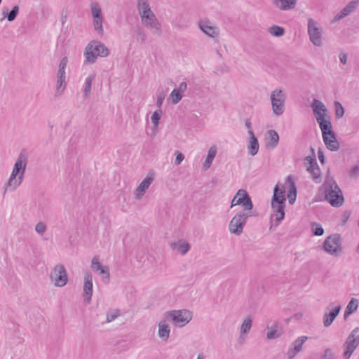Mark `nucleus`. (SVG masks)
<instances>
[{
  "label": "nucleus",
  "mask_w": 359,
  "mask_h": 359,
  "mask_svg": "<svg viewBox=\"0 0 359 359\" xmlns=\"http://www.w3.org/2000/svg\"><path fill=\"white\" fill-rule=\"evenodd\" d=\"M269 33L275 36H281L285 33V29L283 27L277 26V25H273L269 28Z\"/></svg>",
  "instance_id": "37"
},
{
  "label": "nucleus",
  "mask_w": 359,
  "mask_h": 359,
  "mask_svg": "<svg viewBox=\"0 0 359 359\" xmlns=\"http://www.w3.org/2000/svg\"><path fill=\"white\" fill-rule=\"evenodd\" d=\"M95 78V75L91 74L86 79L83 89V95L85 97H88L90 96L91 92L92 83Z\"/></svg>",
  "instance_id": "36"
},
{
  "label": "nucleus",
  "mask_w": 359,
  "mask_h": 359,
  "mask_svg": "<svg viewBox=\"0 0 359 359\" xmlns=\"http://www.w3.org/2000/svg\"><path fill=\"white\" fill-rule=\"evenodd\" d=\"M238 196H237V194L234 196L233 198L231 201V208H233V206L238 205V203H237Z\"/></svg>",
  "instance_id": "59"
},
{
  "label": "nucleus",
  "mask_w": 359,
  "mask_h": 359,
  "mask_svg": "<svg viewBox=\"0 0 359 359\" xmlns=\"http://www.w3.org/2000/svg\"><path fill=\"white\" fill-rule=\"evenodd\" d=\"M359 346V327H355L352 330L351 334L347 337L344 342L343 347L344 352L343 357L344 359H349L354 351Z\"/></svg>",
  "instance_id": "6"
},
{
  "label": "nucleus",
  "mask_w": 359,
  "mask_h": 359,
  "mask_svg": "<svg viewBox=\"0 0 359 359\" xmlns=\"http://www.w3.org/2000/svg\"><path fill=\"white\" fill-rule=\"evenodd\" d=\"M154 180V173L149 172L135 191V198L140 200Z\"/></svg>",
  "instance_id": "16"
},
{
  "label": "nucleus",
  "mask_w": 359,
  "mask_h": 359,
  "mask_svg": "<svg viewBox=\"0 0 359 359\" xmlns=\"http://www.w3.org/2000/svg\"><path fill=\"white\" fill-rule=\"evenodd\" d=\"M266 146L269 148H275L279 142L278 134L274 130H269L266 137Z\"/></svg>",
  "instance_id": "28"
},
{
  "label": "nucleus",
  "mask_w": 359,
  "mask_h": 359,
  "mask_svg": "<svg viewBox=\"0 0 359 359\" xmlns=\"http://www.w3.org/2000/svg\"><path fill=\"white\" fill-rule=\"evenodd\" d=\"M318 156L319 161H320V163L322 164H323L325 163V157L323 155V152L320 149L318 151Z\"/></svg>",
  "instance_id": "56"
},
{
  "label": "nucleus",
  "mask_w": 359,
  "mask_h": 359,
  "mask_svg": "<svg viewBox=\"0 0 359 359\" xmlns=\"http://www.w3.org/2000/svg\"><path fill=\"white\" fill-rule=\"evenodd\" d=\"M19 13L18 6H15L13 9L7 14L6 18L9 22L13 21Z\"/></svg>",
  "instance_id": "43"
},
{
  "label": "nucleus",
  "mask_w": 359,
  "mask_h": 359,
  "mask_svg": "<svg viewBox=\"0 0 359 359\" xmlns=\"http://www.w3.org/2000/svg\"><path fill=\"white\" fill-rule=\"evenodd\" d=\"M238 201H236L238 205H241L243 207L245 212H251L253 208V204L251 198L244 189H239L237 192Z\"/></svg>",
  "instance_id": "17"
},
{
  "label": "nucleus",
  "mask_w": 359,
  "mask_h": 359,
  "mask_svg": "<svg viewBox=\"0 0 359 359\" xmlns=\"http://www.w3.org/2000/svg\"><path fill=\"white\" fill-rule=\"evenodd\" d=\"M248 134L250 136L248 144V151L251 156H255L259 151V142L252 130H248Z\"/></svg>",
  "instance_id": "26"
},
{
  "label": "nucleus",
  "mask_w": 359,
  "mask_h": 359,
  "mask_svg": "<svg viewBox=\"0 0 359 359\" xmlns=\"http://www.w3.org/2000/svg\"><path fill=\"white\" fill-rule=\"evenodd\" d=\"M305 163L306 165V167L308 165H314L317 164L315 154H313V155L312 156H306L305 158Z\"/></svg>",
  "instance_id": "49"
},
{
  "label": "nucleus",
  "mask_w": 359,
  "mask_h": 359,
  "mask_svg": "<svg viewBox=\"0 0 359 359\" xmlns=\"http://www.w3.org/2000/svg\"><path fill=\"white\" fill-rule=\"evenodd\" d=\"M323 141L326 147L330 151H337L339 148V144L336 139L335 135L333 132L329 133V135L325 134L323 136Z\"/></svg>",
  "instance_id": "22"
},
{
  "label": "nucleus",
  "mask_w": 359,
  "mask_h": 359,
  "mask_svg": "<svg viewBox=\"0 0 359 359\" xmlns=\"http://www.w3.org/2000/svg\"><path fill=\"white\" fill-rule=\"evenodd\" d=\"M251 216V212H238L229 222V229L230 232L237 236L241 235L243 233L248 218Z\"/></svg>",
  "instance_id": "4"
},
{
  "label": "nucleus",
  "mask_w": 359,
  "mask_h": 359,
  "mask_svg": "<svg viewBox=\"0 0 359 359\" xmlns=\"http://www.w3.org/2000/svg\"><path fill=\"white\" fill-rule=\"evenodd\" d=\"M187 88V84L186 82H182L180 86H179V88L178 89H177V90H180V93H184L186 89Z\"/></svg>",
  "instance_id": "55"
},
{
  "label": "nucleus",
  "mask_w": 359,
  "mask_h": 359,
  "mask_svg": "<svg viewBox=\"0 0 359 359\" xmlns=\"http://www.w3.org/2000/svg\"><path fill=\"white\" fill-rule=\"evenodd\" d=\"M136 32H137V34L138 35V36L140 37L141 41L143 43L146 40V35L144 32V31L139 28L136 30Z\"/></svg>",
  "instance_id": "52"
},
{
  "label": "nucleus",
  "mask_w": 359,
  "mask_h": 359,
  "mask_svg": "<svg viewBox=\"0 0 359 359\" xmlns=\"http://www.w3.org/2000/svg\"><path fill=\"white\" fill-rule=\"evenodd\" d=\"M285 188L283 185L276 184L273 190V196L271 201V208L273 209V217L277 224H279L285 217Z\"/></svg>",
  "instance_id": "1"
},
{
  "label": "nucleus",
  "mask_w": 359,
  "mask_h": 359,
  "mask_svg": "<svg viewBox=\"0 0 359 359\" xmlns=\"http://www.w3.org/2000/svg\"><path fill=\"white\" fill-rule=\"evenodd\" d=\"M339 60H340V62L343 65H345L346 63V61H347V56H346V55L344 54V53H341L339 55Z\"/></svg>",
  "instance_id": "57"
},
{
  "label": "nucleus",
  "mask_w": 359,
  "mask_h": 359,
  "mask_svg": "<svg viewBox=\"0 0 359 359\" xmlns=\"http://www.w3.org/2000/svg\"><path fill=\"white\" fill-rule=\"evenodd\" d=\"M184 158V156L182 153H178L177 156H176V158H175V163L177 165H180L182 162Z\"/></svg>",
  "instance_id": "54"
},
{
  "label": "nucleus",
  "mask_w": 359,
  "mask_h": 359,
  "mask_svg": "<svg viewBox=\"0 0 359 359\" xmlns=\"http://www.w3.org/2000/svg\"><path fill=\"white\" fill-rule=\"evenodd\" d=\"M280 333L278 332L276 330H270L267 332V338L269 339H273L280 337Z\"/></svg>",
  "instance_id": "50"
},
{
  "label": "nucleus",
  "mask_w": 359,
  "mask_h": 359,
  "mask_svg": "<svg viewBox=\"0 0 359 359\" xmlns=\"http://www.w3.org/2000/svg\"><path fill=\"white\" fill-rule=\"evenodd\" d=\"M93 294V276L90 271H86L83 278V297L87 304H90Z\"/></svg>",
  "instance_id": "14"
},
{
  "label": "nucleus",
  "mask_w": 359,
  "mask_h": 359,
  "mask_svg": "<svg viewBox=\"0 0 359 359\" xmlns=\"http://www.w3.org/2000/svg\"><path fill=\"white\" fill-rule=\"evenodd\" d=\"M170 246L172 250H177L182 255L187 254L191 248L189 243L182 239L170 243Z\"/></svg>",
  "instance_id": "24"
},
{
  "label": "nucleus",
  "mask_w": 359,
  "mask_h": 359,
  "mask_svg": "<svg viewBox=\"0 0 359 359\" xmlns=\"http://www.w3.org/2000/svg\"><path fill=\"white\" fill-rule=\"evenodd\" d=\"M252 327V319L250 317L246 318L241 327V333L246 334L250 332Z\"/></svg>",
  "instance_id": "38"
},
{
  "label": "nucleus",
  "mask_w": 359,
  "mask_h": 359,
  "mask_svg": "<svg viewBox=\"0 0 359 359\" xmlns=\"http://www.w3.org/2000/svg\"><path fill=\"white\" fill-rule=\"evenodd\" d=\"M358 306V299H356L355 298H352L346 308L344 318H346L348 315L355 312L357 310Z\"/></svg>",
  "instance_id": "35"
},
{
  "label": "nucleus",
  "mask_w": 359,
  "mask_h": 359,
  "mask_svg": "<svg viewBox=\"0 0 359 359\" xmlns=\"http://www.w3.org/2000/svg\"><path fill=\"white\" fill-rule=\"evenodd\" d=\"M311 107L316 118H319V116H321V118L325 117L327 109L321 101L314 99L311 104Z\"/></svg>",
  "instance_id": "25"
},
{
  "label": "nucleus",
  "mask_w": 359,
  "mask_h": 359,
  "mask_svg": "<svg viewBox=\"0 0 359 359\" xmlns=\"http://www.w3.org/2000/svg\"><path fill=\"white\" fill-rule=\"evenodd\" d=\"M99 275L102 276V280L105 283H108L110 278V273L109 268L106 266H103L98 272Z\"/></svg>",
  "instance_id": "42"
},
{
  "label": "nucleus",
  "mask_w": 359,
  "mask_h": 359,
  "mask_svg": "<svg viewBox=\"0 0 359 359\" xmlns=\"http://www.w3.org/2000/svg\"><path fill=\"white\" fill-rule=\"evenodd\" d=\"M308 34L310 41L316 46H322V29L313 19L308 20Z\"/></svg>",
  "instance_id": "10"
},
{
  "label": "nucleus",
  "mask_w": 359,
  "mask_h": 359,
  "mask_svg": "<svg viewBox=\"0 0 359 359\" xmlns=\"http://www.w3.org/2000/svg\"><path fill=\"white\" fill-rule=\"evenodd\" d=\"M297 0H272L273 4L280 11H290L295 8Z\"/></svg>",
  "instance_id": "23"
},
{
  "label": "nucleus",
  "mask_w": 359,
  "mask_h": 359,
  "mask_svg": "<svg viewBox=\"0 0 359 359\" xmlns=\"http://www.w3.org/2000/svg\"><path fill=\"white\" fill-rule=\"evenodd\" d=\"M286 184H288L287 188V198L289 199V203L290 204H293L296 200L297 197V188L294 182H293L292 177L288 176L286 179Z\"/></svg>",
  "instance_id": "27"
},
{
  "label": "nucleus",
  "mask_w": 359,
  "mask_h": 359,
  "mask_svg": "<svg viewBox=\"0 0 359 359\" xmlns=\"http://www.w3.org/2000/svg\"><path fill=\"white\" fill-rule=\"evenodd\" d=\"M158 327L159 337L166 341L169 338L170 332L168 325L165 323V321H161L158 324Z\"/></svg>",
  "instance_id": "33"
},
{
  "label": "nucleus",
  "mask_w": 359,
  "mask_h": 359,
  "mask_svg": "<svg viewBox=\"0 0 359 359\" xmlns=\"http://www.w3.org/2000/svg\"><path fill=\"white\" fill-rule=\"evenodd\" d=\"M351 215V212L345 211L343 214V223H346Z\"/></svg>",
  "instance_id": "58"
},
{
  "label": "nucleus",
  "mask_w": 359,
  "mask_h": 359,
  "mask_svg": "<svg viewBox=\"0 0 359 359\" xmlns=\"http://www.w3.org/2000/svg\"><path fill=\"white\" fill-rule=\"evenodd\" d=\"M341 306H334V303H330L327 308L329 312H325L323 317V325L325 327L331 325L335 318L341 311Z\"/></svg>",
  "instance_id": "15"
},
{
  "label": "nucleus",
  "mask_w": 359,
  "mask_h": 359,
  "mask_svg": "<svg viewBox=\"0 0 359 359\" xmlns=\"http://www.w3.org/2000/svg\"><path fill=\"white\" fill-rule=\"evenodd\" d=\"M165 98V95L162 93L158 95L156 104L158 107H161Z\"/></svg>",
  "instance_id": "53"
},
{
  "label": "nucleus",
  "mask_w": 359,
  "mask_h": 359,
  "mask_svg": "<svg viewBox=\"0 0 359 359\" xmlns=\"http://www.w3.org/2000/svg\"><path fill=\"white\" fill-rule=\"evenodd\" d=\"M161 114L162 111L161 109L156 110L153 113L151 119L155 127H158Z\"/></svg>",
  "instance_id": "44"
},
{
  "label": "nucleus",
  "mask_w": 359,
  "mask_h": 359,
  "mask_svg": "<svg viewBox=\"0 0 359 359\" xmlns=\"http://www.w3.org/2000/svg\"><path fill=\"white\" fill-rule=\"evenodd\" d=\"M17 175H15V174H11L8 182H7L5 188L4 192L6 191L8 189H9L11 191L15 190L20 184L22 183V181H20V180L16 179Z\"/></svg>",
  "instance_id": "34"
},
{
  "label": "nucleus",
  "mask_w": 359,
  "mask_h": 359,
  "mask_svg": "<svg viewBox=\"0 0 359 359\" xmlns=\"http://www.w3.org/2000/svg\"><path fill=\"white\" fill-rule=\"evenodd\" d=\"M197 359H203V355L202 354H199V355H198Z\"/></svg>",
  "instance_id": "61"
},
{
  "label": "nucleus",
  "mask_w": 359,
  "mask_h": 359,
  "mask_svg": "<svg viewBox=\"0 0 359 359\" xmlns=\"http://www.w3.org/2000/svg\"><path fill=\"white\" fill-rule=\"evenodd\" d=\"M91 13L93 18V26L95 31L99 35L102 36L103 29V17L102 10L99 4L96 1L92 2L90 4Z\"/></svg>",
  "instance_id": "11"
},
{
  "label": "nucleus",
  "mask_w": 359,
  "mask_h": 359,
  "mask_svg": "<svg viewBox=\"0 0 359 359\" xmlns=\"http://www.w3.org/2000/svg\"><path fill=\"white\" fill-rule=\"evenodd\" d=\"M306 170L311 175L313 180L316 182L319 183L321 182L320 170L318 164L314 165H308Z\"/></svg>",
  "instance_id": "32"
},
{
  "label": "nucleus",
  "mask_w": 359,
  "mask_h": 359,
  "mask_svg": "<svg viewBox=\"0 0 359 359\" xmlns=\"http://www.w3.org/2000/svg\"><path fill=\"white\" fill-rule=\"evenodd\" d=\"M200 29L207 35L211 37H216L219 35V29L217 27L213 26L209 20H201L199 22Z\"/></svg>",
  "instance_id": "20"
},
{
  "label": "nucleus",
  "mask_w": 359,
  "mask_h": 359,
  "mask_svg": "<svg viewBox=\"0 0 359 359\" xmlns=\"http://www.w3.org/2000/svg\"><path fill=\"white\" fill-rule=\"evenodd\" d=\"M349 175L351 177H357L359 175V165H355L353 166L351 170Z\"/></svg>",
  "instance_id": "51"
},
{
  "label": "nucleus",
  "mask_w": 359,
  "mask_h": 359,
  "mask_svg": "<svg viewBox=\"0 0 359 359\" xmlns=\"http://www.w3.org/2000/svg\"><path fill=\"white\" fill-rule=\"evenodd\" d=\"M50 278L57 287H63L68 281L66 269L62 264H57L54 267L50 273Z\"/></svg>",
  "instance_id": "9"
},
{
  "label": "nucleus",
  "mask_w": 359,
  "mask_h": 359,
  "mask_svg": "<svg viewBox=\"0 0 359 359\" xmlns=\"http://www.w3.org/2000/svg\"><path fill=\"white\" fill-rule=\"evenodd\" d=\"M109 54V50L104 43L97 41H92L85 48V62L93 64L98 56L107 57Z\"/></svg>",
  "instance_id": "2"
},
{
  "label": "nucleus",
  "mask_w": 359,
  "mask_h": 359,
  "mask_svg": "<svg viewBox=\"0 0 359 359\" xmlns=\"http://www.w3.org/2000/svg\"><path fill=\"white\" fill-rule=\"evenodd\" d=\"M68 62L67 57H64L59 65V69L57 74V88L56 95H60L65 90L66 87L65 83V69Z\"/></svg>",
  "instance_id": "12"
},
{
  "label": "nucleus",
  "mask_w": 359,
  "mask_h": 359,
  "mask_svg": "<svg viewBox=\"0 0 359 359\" xmlns=\"http://www.w3.org/2000/svg\"><path fill=\"white\" fill-rule=\"evenodd\" d=\"M359 1H350L339 13H337L333 18V22H337L344 17L349 15L358 6Z\"/></svg>",
  "instance_id": "21"
},
{
  "label": "nucleus",
  "mask_w": 359,
  "mask_h": 359,
  "mask_svg": "<svg viewBox=\"0 0 359 359\" xmlns=\"http://www.w3.org/2000/svg\"><path fill=\"white\" fill-rule=\"evenodd\" d=\"M334 354L331 348H327L325 349L322 359H334Z\"/></svg>",
  "instance_id": "47"
},
{
  "label": "nucleus",
  "mask_w": 359,
  "mask_h": 359,
  "mask_svg": "<svg viewBox=\"0 0 359 359\" xmlns=\"http://www.w3.org/2000/svg\"><path fill=\"white\" fill-rule=\"evenodd\" d=\"M137 7L140 17L152 12L148 0H137Z\"/></svg>",
  "instance_id": "30"
},
{
  "label": "nucleus",
  "mask_w": 359,
  "mask_h": 359,
  "mask_svg": "<svg viewBox=\"0 0 359 359\" xmlns=\"http://www.w3.org/2000/svg\"><path fill=\"white\" fill-rule=\"evenodd\" d=\"M311 231L315 236H322L324 233L323 228L317 222L311 224Z\"/></svg>",
  "instance_id": "40"
},
{
  "label": "nucleus",
  "mask_w": 359,
  "mask_h": 359,
  "mask_svg": "<svg viewBox=\"0 0 359 359\" xmlns=\"http://www.w3.org/2000/svg\"><path fill=\"white\" fill-rule=\"evenodd\" d=\"M358 250H359V245H358Z\"/></svg>",
  "instance_id": "62"
},
{
  "label": "nucleus",
  "mask_w": 359,
  "mask_h": 359,
  "mask_svg": "<svg viewBox=\"0 0 359 359\" xmlns=\"http://www.w3.org/2000/svg\"><path fill=\"white\" fill-rule=\"evenodd\" d=\"M170 99L172 100V103L174 104H177L182 98V94L180 92V90H177V89H174L170 95Z\"/></svg>",
  "instance_id": "39"
},
{
  "label": "nucleus",
  "mask_w": 359,
  "mask_h": 359,
  "mask_svg": "<svg viewBox=\"0 0 359 359\" xmlns=\"http://www.w3.org/2000/svg\"><path fill=\"white\" fill-rule=\"evenodd\" d=\"M217 154V147L215 146H212L208 151V156L206 159L203 163V168L205 170H207L210 168L215 156Z\"/></svg>",
  "instance_id": "31"
},
{
  "label": "nucleus",
  "mask_w": 359,
  "mask_h": 359,
  "mask_svg": "<svg viewBox=\"0 0 359 359\" xmlns=\"http://www.w3.org/2000/svg\"><path fill=\"white\" fill-rule=\"evenodd\" d=\"M316 120L322 131L323 136H324L325 133L326 135H329L330 133L333 132L331 122L329 120H327L325 117L321 118V116L317 118Z\"/></svg>",
  "instance_id": "29"
},
{
  "label": "nucleus",
  "mask_w": 359,
  "mask_h": 359,
  "mask_svg": "<svg viewBox=\"0 0 359 359\" xmlns=\"http://www.w3.org/2000/svg\"><path fill=\"white\" fill-rule=\"evenodd\" d=\"M35 230L37 233L42 235L46 231V226L43 222H39L35 226Z\"/></svg>",
  "instance_id": "48"
},
{
  "label": "nucleus",
  "mask_w": 359,
  "mask_h": 359,
  "mask_svg": "<svg viewBox=\"0 0 359 359\" xmlns=\"http://www.w3.org/2000/svg\"><path fill=\"white\" fill-rule=\"evenodd\" d=\"M325 198L332 206L339 207L344 203L342 192L333 180H327L323 184Z\"/></svg>",
  "instance_id": "3"
},
{
  "label": "nucleus",
  "mask_w": 359,
  "mask_h": 359,
  "mask_svg": "<svg viewBox=\"0 0 359 359\" xmlns=\"http://www.w3.org/2000/svg\"><path fill=\"white\" fill-rule=\"evenodd\" d=\"M272 110L275 115L280 116L285 110L286 95L281 89L276 88L272 91L270 97Z\"/></svg>",
  "instance_id": "5"
},
{
  "label": "nucleus",
  "mask_w": 359,
  "mask_h": 359,
  "mask_svg": "<svg viewBox=\"0 0 359 359\" xmlns=\"http://www.w3.org/2000/svg\"><path fill=\"white\" fill-rule=\"evenodd\" d=\"M308 339L306 336H302L298 337L294 341L292 344V347L289 348L287 352V356L288 359H292L294 356L301 351L302 348V345L306 342Z\"/></svg>",
  "instance_id": "18"
},
{
  "label": "nucleus",
  "mask_w": 359,
  "mask_h": 359,
  "mask_svg": "<svg viewBox=\"0 0 359 359\" xmlns=\"http://www.w3.org/2000/svg\"><path fill=\"white\" fill-rule=\"evenodd\" d=\"M335 106V116L337 118H340L344 114V109L342 105L339 102H334Z\"/></svg>",
  "instance_id": "45"
},
{
  "label": "nucleus",
  "mask_w": 359,
  "mask_h": 359,
  "mask_svg": "<svg viewBox=\"0 0 359 359\" xmlns=\"http://www.w3.org/2000/svg\"><path fill=\"white\" fill-rule=\"evenodd\" d=\"M103 265L100 262L99 257L97 256H95L91 262L90 267L92 270L95 272H98L102 268H103Z\"/></svg>",
  "instance_id": "41"
},
{
  "label": "nucleus",
  "mask_w": 359,
  "mask_h": 359,
  "mask_svg": "<svg viewBox=\"0 0 359 359\" xmlns=\"http://www.w3.org/2000/svg\"><path fill=\"white\" fill-rule=\"evenodd\" d=\"M245 125L248 130H252V124L250 119H246L245 122Z\"/></svg>",
  "instance_id": "60"
},
{
  "label": "nucleus",
  "mask_w": 359,
  "mask_h": 359,
  "mask_svg": "<svg viewBox=\"0 0 359 359\" xmlns=\"http://www.w3.org/2000/svg\"><path fill=\"white\" fill-rule=\"evenodd\" d=\"M26 165V156L22 154H20L14 165L11 174H15V175L18 176L20 181H22Z\"/></svg>",
  "instance_id": "19"
},
{
  "label": "nucleus",
  "mask_w": 359,
  "mask_h": 359,
  "mask_svg": "<svg viewBox=\"0 0 359 359\" xmlns=\"http://www.w3.org/2000/svg\"><path fill=\"white\" fill-rule=\"evenodd\" d=\"M323 248L326 252L332 255H339L342 250L340 235L334 233L328 236L323 243Z\"/></svg>",
  "instance_id": "7"
},
{
  "label": "nucleus",
  "mask_w": 359,
  "mask_h": 359,
  "mask_svg": "<svg viewBox=\"0 0 359 359\" xmlns=\"http://www.w3.org/2000/svg\"><path fill=\"white\" fill-rule=\"evenodd\" d=\"M120 315L119 310H114L111 312H109L107 315V321L111 322L115 320Z\"/></svg>",
  "instance_id": "46"
},
{
  "label": "nucleus",
  "mask_w": 359,
  "mask_h": 359,
  "mask_svg": "<svg viewBox=\"0 0 359 359\" xmlns=\"http://www.w3.org/2000/svg\"><path fill=\"white\" fill-rule=\"evenodd\" d=\"M141 20L142 23L151 29L154 34L161 35V26L153 12L141 16Z\"/></svg>",
  "instance_id": "13"
},
{
  "label": "nucleus",
  "mask_w": 359,
  "mask_h": 359,
  "mask_svg": "<svg viewBox=\"0 0 359 359\" xmlns=\"http://www.w3.org/2000/svg\"><path fill=\"white\" fill-rule=\"evenodd\" d=\"M191 313L187 310H174L165 313L167 320H172L176 326L182 327L191 320Z\"/></svg>",
  "instance_id": "8"
}]
</instances>
